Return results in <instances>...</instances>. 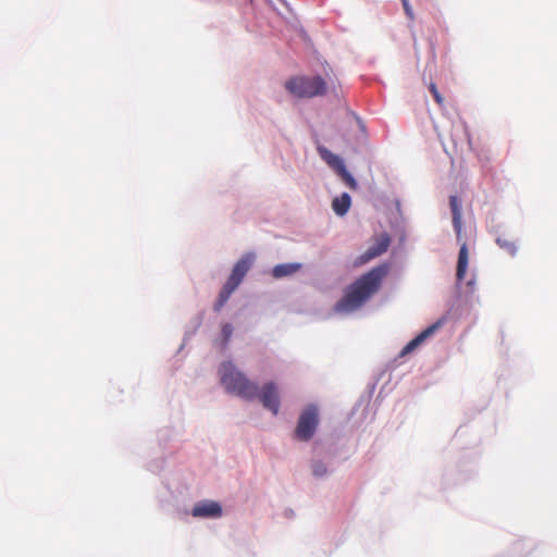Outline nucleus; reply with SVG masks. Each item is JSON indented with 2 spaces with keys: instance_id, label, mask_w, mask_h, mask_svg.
Segmentation results:
<instances>
[{
  "instance_id": "f257e3e1",
  "label": "nucleus",
  "mask_w": 557,
  "mask_h": 557,
  "mask_svg": "<svg viewBox=\"0 0 557 557\" xmlns=\"http://www.w3.org/2000/svg\"><path fill=\"white\" fill-rule=\"evenodd\" d=\"M387 272L388 267L381 264L360 276L355 283L347 287L344 296L335 305V310L337 312H352L359 309L379 290Z\"/></svg>"
},
{
  "instance_id": "f03ea898",
  "label": "nucleus",
  "mask_w": 557,
  "mask_h": 557,
  "mask_svg": "<svg viewBox=\"0 0 557 557\" xmlns=\"http://www.w3.org/2000/svg\"><path fill=\"white\" fill-rule=\"evenodd\" d=\"M219 374L221 384L228 393L249 400L257 397L258 385L238 371L232 362H223L220 366Z\"/></svg>"
},
{
  "instance_id": "7ed1b4c3",
  "label": "nucleus",
  "mask_w": 557,
  "mask_h": 557,
  "mask_svg": "<svg viewBox=\"0 0 557 557\" xmlns=\"http://www.w3.org/2000/svg\"><path fill=\"white\" fill-rule=\"evenodd\" d=\"M285 88L300 99L324 96L327 90L326 82L321 76H294L286 81Z\"/></svg>"
},
{
  "instance_id": "20e7f679",
  "label": "nucleus",
  "mask_w": 557,
  "mask_h": 557,
  "mask_svg": "<svg viewBox=\"0 0 557 557\" xmlns=\"http://www.w3.org/2000/svg\"><path fill=\"white\" fill-rule=\"evenodd\" d=\"M449 205L453 215V225L456 232L457 240L461 244L459 253H458V261H457V270H456V278L458 282L463 281L468 263H469V252H468V246L465 240H462L461 236V203L457 196H450L449 198Z\"/></svg>"
},
{
  "instance_id": "39448f33",
  "label": "nucleus",
  "mask_w": 557,
  "mask_h": 557,
  "mask_svg": "<svg viewBox=\"0 0 557 557\" xmlns=\"http://www.w3.org/2000/svg\"><path fill=\"white\" fill-rule=\"evenodd\" d=\"M319 424V411L317 406L309 405L300 413L295 429V438L301 442L310 441Z\"/></svg>"
},
{
  "instance_id": "423d86ee",
  "label": "nucleus",
  "mask_w": 557,
  "mask_h": 557,
  "mask_svg": "<svg viewBox=\"0 0 557 557\" xmlns=\"http://www.w3.org/2000/svg\"><path fill=\"white\" fill-rule=\"evenodd\" d=\"M320 156L322 159L337 173L343 182L351 189L357 188V182L352 175L347 171L343 160L331 152L326 148H319Z\"/></svg>"
},
{
  "instance_id": "0eeeda50",
  "label": "nucleus",
  "mask_w": 557,
  "mask_h": 557,
  "mask_svg": "<svg viewBox=\"0 0 557 557\" xmlns=\"http://www.w3.org/2000/svg\"><path fill=\"white\" fill-rule=\"evenodd\" d=\"M262 406L270 410L273 414H277L280 410V398H278V389L275 383L269 382L265 383L258 394Z\"/></svg>"
},
{
  "instance_id": "6e6552de",
  "label": "nucleus",
  "mask_w": 557,
  "mask_h": 557,
  "mask_svg": "<svg viewBox=\"0 0 557 557\" xmlns=\"http://www.w3.org/2000/svg\"><path fill=\"white\" fill-rule=\"evenodd\" d=\"M389 244H391V237L386 233L381 234L375 239V243L372 246H370L368 248V250L358 258V260L356 261V264L357 265L364 264V263L369 262L370 260L381 256L388 249Z\"/></svg>"
},
{
  "instance_id": "1a4fd4ad",
  "label": "nucleus",
  "mask_w": 557,
  "mask_h": 557,
  "mask_svg": "<svg viewBox=\"0 0 557 557\" xmlns=\"http://www.w3.org/2000/svg\"><path fill=\"white\" fill-rule=\"evenodd\" d=\"M253 262V255L247 253L243 256L234 265L232 273L228 277V282H233L234 285L238 286L245 275L248 273V271L251 268V264Z\"/></svg>"
},
{
  "instance_id": "9d476101",
  "label": "nucleus",
  "mask_w": 557,
  "mask_h": 557,
  "mask_svg": "<svg viewBox=\"0 0 557 557\" xmlns=\"http://www.w3.org/2000/svg\"><path fill=\"white\" fill-rule=\"evenodd\" d=\"M253 262V255L247 253L243 256L234 265L232 273L228 277V282H233L234 285L238 286L245 275L248 273V271L251 268V264Z\"/></svg>"
},
{
  "instance_id": "9b49d317",
  "label": "nucleus",
  "mask_w": 557,
  "mask_h": 557,
  "mask_svg": "<svg viewBox=\"0 0 557 557\" xmlns=\"http://www.w3.org/2000/svg\"><path fill=\"white\" fill-rule=\"evenodd\" d=\"M444 323V319H440L432 325L428 326L423 330L419 335H417L413 339H411L407 345L403 348L400 356H405L413 351L418 346H420L426 338L432 336Z\"/></svg>"
},
{
  "instance_id": "f8f14e48",
  "label": "nucleus",
  "mask_w": 557,
  "mask_h": 557,
  "mask_svg": "<svg viewBox=\"0 0 557 557\" xmlns=\"http://www.w3.org/2000/svg\"><path fill=\"white\" fill-rule=\"evenodd\" d=\"M191 515L194 517L200 518H219L222 515V508L219 503L213 500H205L197 503L193 510Z\"/></svg>"
},
{
  "instance_id": "ddd939ff",
  "label": "nucleus",
  "mask_w": 557,
  "mask_h": 557,
  "mask_svg": "<svg viewBox=\"0 0 557 557\" xmlns=\"http://www.w3.org/2000/svg\"><path fill=\"white\" fill-rule=\"evenodd\" d=\"M300 268H301L300 263L277 264L272 269V275L275 278L285 277V276L296 273L298 270H300Z\"/></svg>"
},
{
  "instance_id": "4468645a",
  "label": "nucleus",
  "mask_w": 557,
  "mask_h": 557,
  "mask_svg": "<svg viewBox=\"0 0 557 557\" xmlns=\"http://www.w3.org/2000/svg\"><path fill=\"white\" fill-rule=\"evenodd\" d=\"M351 199L347 193L342 194L339 197L333 199L332 208L337 215H344L350 208Z\"/></svg>"
},
{
  "instance_id": "2eb2a0df",
  "label": "nucleus",
  "mask_w": 557,
  "mask_h": 557,
  "mask_svg": "<svg viewBox=\"0 0 557 557\" xmlns=\"http://www.w3.org/2000/svg\"><path fill=\"white\" fill-rule=\"evenodd\" d=\"M237 287L238 286L234 285L233 282L231 283V282L226 281V283L222 287V289H221V292L219 294L218 300H216V302L214 305V310L215 311H220L222 309V307L230 299L231 295L233 294V292Z\"/></svg>"
},
{
  "instance_id": "dca6fc26",
  "label": "nucleus",
  "mask_w": 557,
  "mask_h": 557,
  "mask_svg": "<svg viewBox=\"0 0 557 557\" xmlns=\"http://www.w3.org/2000/svg\"><path fill=\"white\" fill-rule=\"evenodd\" d=\"M496 244L511 256H513L517 252L516 244L507 237H497Z\"/></svg>"
},
{
  "instance_id": "f3484780",
  "label": "nucleus",
  "mask_w": 557,
  "mask_h": 557,
  "mask_svg": "<svg viewBox=\"0 0 557 557\" xmlns=\"http://www.w3.org/2000/svg\"><path fill=\"white\" fill-rule=\"evenodd\" d=\"M312 473L317 478H322L327 474V467L322 461H313L311 465Z\"/></svg>"
},
{
  "instance_id": "a211bd4d",
  "label": "nucleus",
  "mask_w": 557,
  "mask_h": 557,
  "mask_svg": "<svg viewBox=\"0 0 557 557\" xmlns=\"http://www.w3.org/2000/svg\"><path fill=\"white\" fill-rule=\"evenodd\" d=\"M222 337H223V346H226L230 342L232 334H233V326L230 323H225L222 325Z\"/></svg>"
},
{
  "instance_id": "6ab92c4d",
  "label": "nucleus",
  "mask_w": 557,
  "mask_h": 557,
  "mask_svg": "<svg viewBox=\"0 0 557 557\" xmlns=\"http://www.w3.org/2000/svg\"><path fill=\"white\" fill-rule=\"evenodd\" d=\"M401 3H403V8H404V11H405L407 17L410 21H413L414 20V13H413V10H412L411 5L409 4V0H401Z\"/></svg>"
},
{
  "instance_id": "aec40b11",
  "label": "nucleus",
  "mask_w": 557,
  "mask_h": 557,
  "mask_svg": "<svg viewBox=\"0 0 557 557\" xmlns=\"http://www.w3.org/2000/svg\"><path fill=\"white\" fill-rule=\"evenodd\" d=\"M435 102L440 106V107H443L444 106V98L443 96L440 94V91L433 96Z\"/></svg>"
},
{
  "instance_id": "412c9836",
  "label": "nucleus",
  "mask_w": 557,
  "mask_h": 557,
  "mask_svg": "<svg viewBox=\"0 0 557 557\" xmlns=\"http://www.w3.org/2000/svg\"><path fill=\"white\" fill-rule=\"evenodd\" d=\"M429 89H430L432 96H434V95H436L438 92L437 87H436V85L434 83L430 84Z\"/></svg>"
}]
</instances>
